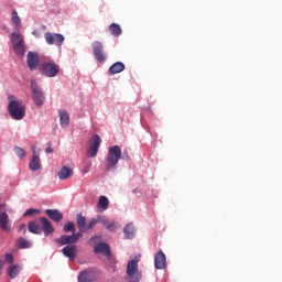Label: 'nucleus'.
I'll list each match as a JSON object with an SVG mask.
<instances>
[{"mask_svg": "<svg viewBox=\"0 0 282 282\" xmlns=\"http://www.w3.org/2000/svg\"><path fill=\"white\" fill-rule=\"evenodd\" d=\"M122 158V150L120 147L113 145L108 150L106 171H116L118 169V162Z\"/></svg>", "mask_w": 282, "mask_h": 282, "instance_id": "obj_1", "label": "nucleus"}, {"mask_svg": "<svg viewBox=\"0 0 282 282\" xmlns=\"http://www.w3.org/2000/svg\"><path fill=\"white\" fill-rule=\"evenodd\" d=\"M8 111L13 120H23L25 118V106L19 99L9 101Z\"/></svg>", "mask_w": 282, "mask_h": 282, "instance_id": "obj_2", "label": "nucleus"}, {"mask_svg": "<svg viewBox=\"0 0 282 282\" xmlns=\"http://www.w3.org/2000/svg\"><path fill=\"white\" fill-rule=\"evenodd\" d=\"M59 72L61 66L58 64H55L54 61L43 62L40 65V73L43 76H46V78H55V76H58Z\"/></svg>", "mask_w": 282, "mask_h": 282, "instance_id": "obj_3", "label": "nucleus"}, {"mask_svg": "<svg viewBox=\"0 0 282 282\" xmlns=\"http://www.w3.org/2000/svg\"><path fill=\"white\" fill-rule=\"evenodd\" d=\"M11 43L15 54L25 56V44L23 43V35L19 33H11Z\"/></svg>", "mask_w": 282, "mask_h": 282, "instance_id": "obj_4", "label": "nucleus"}, {"mask_svg": "<svg viewBox=\"0 0 282 282\" xmlns=\"http://www.w3.org/2000/svg\"><path fill=\"white\" fill-rule=\"evenodd\" d=\"M127 275L129 279L142 280V272L138 270V258H133L127 264Z\"/></svg>", "mask_w": 282, "mask_h": 282, "instance_id": "obj_5", "label": "nucleus"}, {"mask_svg": "<svg viewBox=\"0 0 282 282\" xmlns=\"http://www.w3.org/2000/svg\"><path fill=\"white\" fill-rule=\"evenodd\" d=\"M44 39L47 45H56L57 47H61L65 43V36L61 33L46 32Z\"/></svg>", "mask_w": 282, "mask_h": 282, "instance_id": "obj_6", "label": "nucleus"}, {"mask_svg": "<svg viewBox=\"0 0 282 282\" xmlns=\"http://www.w3.org/2000/svg\"><path fill=\"white\" fill-rule=\"evenodd\" d=\"M93 53L98 63H105L107 61V55H105V46L102 45V42L95 41L91 44Z\"/></svg>", "mask_w": 282, "mask_h": 282, "instance_id": "obj_7", "label": "nucleus"}, {"mask_svg": "<svg viewBox=\"0 0 282 282\" xmlns=\"http://www.w3.org/2000/svg\"><path fill=\"white\" fill-rule=\"evenodd\" d=\"M31 91L33 96V101L36 107H43L45 105V95H43V90L36 84H31Z\"/></svg>", "mask_w": 282, "mask_h": 282, "instance_id": "obj_8", "label": "nucleus"}, {"mask_svg": "<svg viewBox=\"0 0 282 282\" xmlns=\"http://www.w3.org/2000/svg\"><path fill=\"white\" fill-rule=\"evenodd\" d=\"M102 140H100V135L95 134L91 138L90 145L88 149V158H96L98 155V149H100V143Z\"/></svg>", "mask_w": 282, "mask_h": 282, "instance_id": "obj_9", "label": "nucleus"}, {"mask_svg": "<svg viewBox=\"0 0 282 282\" xmlns=\"http://www.w3.org/2000/svg\"><path fill=\"white\" fill-rule=\"evenodd\" d=\"M40 224L41 232L44 234V237H50V235H54V226H52V223L47 218L41 217Z\"/></svg>", "mask_w": 282, "mask_h": 282, "instance_id": "obj_10", "label": "nucleus"}, {"mask_svg": "<svg viewBox=\"0 0 282 282\" xmlns=\"http://www.w3.org/2000/svg\"><path fill=\"white\" fill-rule=\"evenodd\" d=\"M154 268L155 270H164L166 268V254L162 251L156 252L154 257Z\"/></svg>", "mask_w": 282, "mask_h": 282, "instance_id": "obj_11", "label": "nucleus"}, {"mask_svg": "<svg viewBox=\"0 0 282 282\" xmlns=\"http://www.w3.org/2000/svg\"><path fill=\"white\" fill-rule=\"evenodd\" d=\"M0 228L3 230V232H10L12 230L10 217L6 212L0 213Z\"/></svg>", "mask_w": 282, "mask_h": 282, "instance_id": "obj_12", "label": "nucleus"}, {"mask_svg": "<svg viewBox=\"0 0 282 282\" xmlns=\"http://www.w3.org/2000/svg\"><path fill=\"white\" fill-rule=\"evenodd\" d=\"M26 64L31 72H34L39 67V55L33 52H29L26 55Z\"/></svg>", "mask_w": 282, "mask_h": 282, "instance_id": "obj_13", "label": "nucleus"}, {"mask_svg": "<svg viewBox=\"0 0 282 282\" xmlns=\"http://www.w3.org/2000/svg\"><path fill=\"white\" fill-rule=\"evenodd\" d=\"M99 224H102V226H105L109 232H115V230L118 228V224L107 218V216H99Z\"/></svg>", "mask_w": 282, "mask_h": 282, "instance_id": "obj_14", "label": "nucleus"}, {"mask_svg": "<svg viewBox=\"0 0 282 282\" xmlns=\"http://www.w3.org/2000/svg\"><path fill=\"white\" fill-rule=\"evenodd\" d=\"M55 243H58L59 246H72L76 243V240L73 235H63L59 238L55 239Z\"/></svg>", "mask_w": 282, "mask_h": 282, "instance_id": "obj_15", "label": "nucleus"}, {"mask_svg": "<svg viewBox=\"0 0 282 282\" xmlns=\"http://www.w3.org/2000/svg\"><path fill=\"white\" fill-rule=\"evenodd\" d=\"M94 252L96 254H100L101 252L106 257H111V249H109V245L105 242H98L94 248Z\"/></svg>", "mask_w": 282, "mask_h": 282, "instance_id": "obj_16", "label": "nucleus"}, {"mask_svg": "<svg viewBox=\"0 0 282 282\" xmlns=\"http://www.w3.org/2000/svg\"><path fill=\"white\" fill-rule=\"evenodd\" d=\"M74 175V170L72 167L64 165L61 167L59 172L57 173L58 180H69Z\"/></svg>", "mask_w": 282, "mask_h": 282, "instance_id": "obj_17", "label": "nucleus"}, {"mask_svg": "<svg viewBox=\"0 0 282 282\" xmlns=\"http://www.w3.org/2000/svg\"><path fill=\"white\" fill-rule=\"evenodd\" d=\"M77 248L76 246L72 245V246H66L62 249V254H64V257H67V259H70L72 261H74V259H76V252H77Z\"/></svg>", "mask_w": 282, "mask_h": 282, "instance_id": "obj_18", "label": "nucleus"}, {"mask_svg": "<svg viewBox=\"0 0 282 282\" xmlns=\"http://www.w3.org/2000/svg\"><path fill=\"white\" fill-rule=\"evenodd\" d=\"M45 215L52 219V221H63V213H61L58 209H46Z\"/></svg>", "mask_w": 282, "mask_h": 282, "instance_id": "obj_19", "label": "nucleus"}, {"mask_svg": "<svg viewBox=\"0 0 282 282\" xmlns=\"http://www.w3.org/2000/svg\"><path fill=\"white\" fill-rule=\"evenodd\" d=\"M29 169L31 171H39L41 169V159L36 154L35 150H33V156H32V160L29 164Z\"/></svg>", "mask_w": 282, "mask_h": 282, "instance_id": "obj_20", "label": "nucleus"}, {"mask_svg": "<svg viewBox=\"0 0 282 282\" xmlns=\"http://www.w3.org/2000/svg\"><path fill=\"white\" fill-rule=\"evenodd\" d=\"M94 279H96V276L94 275V271L91 270H85L78 275L79 282H91L94 281Z\"/></svg>", "mask_w": 282, "mask_h": 282, "instance_id": "obj_21", "label": "nucleus"}, {"mask_svg": "<svg viewBox=\"0 0 282 282\" xmlns=\"http://www.w3.org/2000/svg\"><path fill=\"white\" fill-rule=\"evenodd\" d=\"M76 225L78 230L82 232H85L87 228V217L83 216V214H77L76 215Z\"/></svg>", "mask_w": 282, "mask_h": 282, "instance_id": "obj_22", "label": "nucleus"}, {"mask_svg": "<svg viewBox=\"0 0 282 282\" xmlns=\"http://www.w3.org/2000/svg\"><path fill=\"white\" fill-rule=\"evenodd\" d=\"M97 208L99 213H105L109 208V198L107 196H100L97 203Z\"/></svg>", "mask_w": 282, "mask_h": 282, "instance_id": "obj_23", "label": "nucleus"}, {"mask_svg": "<svg viewBox=\"0 0 282 282\" xmlns=\"http://www.w3.org/2000/svg\"><path fill=\"white\" fill-rule=\"evenodd\" d=\"M58 113L61 127H69V113L67 112V110H59Z\"/></svg>", "mask_w": 282, "mask_h": 282, "instance_id": "obj_24", "label": "nucleus"}, {"mask_svg": "<svg viewBox=\"0 0 282 282\" xmlns=\"http://www.w3.org/2000/svg\"><path fill=\"white\" fill-rule=\"evenodd\" d=\"M121 72H124V63L122 62H116L109 67V74H120Z\"/></svg>", "mask_w": 282, "mask_h": 282, "instance_id": "obj_25", "label": "nucleus"}, {"mask_svg": "<svg viewBox=\"0 0 282 282\" xmlns=\"http://www.w3.org/2000/svg\"><path fill=\"white\" fill-rule=\"evenodd\" d=\"M111 36H120L122 34V28L118 23H111L108 28Z\"/></svg>", "mask_w": 282, "mask_h": 282, "instance_id": "obj_26", "label": "nucleus"}, {"mask_svg": "<svg viewBox=\"0 0 282 282\" xmlns=\"http://www.w3.org/2000/svg\"><path fill=\"white\" fill-rule=\"evenodd\" d=\"M29 232L33 235H41V223L39 221H30L28 225Z\"/></svg>", "mask_w": 282, "mask_h": 282, "instance_id": "obj_27", "label": "nucleus"}, {"mask_svg": "<svg viewBox=\"0 0 282 282\" xmlns=\"http://www.w3.org/2000/svg\"><path fill=\"white\" fill-rule=\"evenodd\" d=\"M123 234L126 235V239H133L135 237V227H133V224H128L123 229Z\"/></svg>", "mask_w": 282, "mask_h": 282, "instance_id": "obj_28", "label": "nucleus"}, {"mask_svg": "<svg viewBox=\"0 0 282 282\" xmlns=\"http://www.w3.org/2000/svg\"><path fill=\"white\" fill-rule=\"evenodd\" d=\"M11 23H13L15 30H21V18L17 10H13L11 13Z\"/></svg>", "mask_w": 282, "mask_h": 282, "instance_id": "obj_29", "label": "nucleus"}, {"mask_svg": "<svg viewBox=\"0 0 282 282\" xmlns=\"http://www.w3.org/2000/svg\"><path fill=\"white\" fill-rule=\"evenodd\" d=\"M19 272H21V267L19 264H14L9 267L8 275L10 279H17L19 276Z\"/></svg>", "mask_w": 282, "mask_h": 282, "instance_id": "obj_30", "label": "nucleus"}, {"mask_svg": "<svg viewBox=\"0 0 282 282\" xmlns=\"http://www.w3.org/2000/svg\"><path fill=\"white\" fill-rule=\"evenodd\" d=\"M97 224H100V216H98L97 218L90 219L88 221V224L86 225V229L94 230V228L96 227Z\"/></svg>", "mask_w": 282, "mask_h": 282, "instance_id": "obj_31", "label": "nucleus"}, {"mask_svg": "<svg viewBox=\"0 0 282 282\" xmlns=\"http://www.w3.org/2000/svg\"><path fill=\"white\" fill-rule=\"evenodd\" d=\"M64 232H76V225L72 221H68L63 227Z\"/></svg>", "mask_w": 282, "mask_h": 282, "instance_id": "obj_32", "label": "nucleus"}, {"mask_svg": "<svg viewBox=\"0 0 282 282\" xmlns=\"http://www.w3.org/2000/svg\"><path fill=\"white\" fill-rule=\"evenodd\" d=\"M32 243L25 238H20L18 241V248L24 249V248H31Z\"/></svg>", "mask_w": 282, "mask_h": 282, "instance_id": "obj_33", "label": "nucleus"}, {"mask_svg": "<svg viewBox=\"0 0 282 282\" xmlns=\"http://www.w3.org/2000/svg\"><path fill=\"white\" fill-rule=\"evenodd\" d=\"M13 151L15 153V155H18V158H20L21 160H23V158H25V150H23L22 148L19 147H14Z\"/></svg>", "mask_w": 282, "mask_h": 282, "instance_id": "obj_34", "label": "nucleus"}, {"mask_svg": "<svg viewBox=\"0 0 282 282\" xmlns=\"http://www.w3.org/2000/svg\"><path fill=\"white\" fill-rule=\"evenodd\" d=\"M4 261L6 263H14V256L12 253L4 254Z\"/></svg>", "mask_w": 282, "mask_h": 282, "instance_id": "obj_35", "label": "nucleus"}, {"mask_svg": "<svg viewBox=\"0 0 282 282\" xmlns=\"http://www.w3.org/2000/svg\"><path fill=\"white\" fill-rule=\"evenodd\" d=\"M36 213H40L39 209L30 208L24 213V217H30L31 215H36Z\"/></svg>", "mask_w": 282, "mask_h": 282, "instance_id": "obj_36", "label": "nucleus"}, {"mask_svg": "<svg viewBox=\"0 0 282 282\" xmlns=\"http://www.w3.org/2000/svg\"><path fill=\"white\" fill-rule=\"evenodd\" d=\"M83 232H85V231H82L80 229H78V232H76V234L73 232V237L75 239V243H77L78 239H80L83 237Z\"/></svg>", "mask_w": 282, "mask_h": 282, "instance_id": "obj_37", "label": "nucleus"}, {"mask_svg": "<svg viewBox=\"0 0 282 282\" xmlns=\"http://www.w3.org/2000/svg\"><path fill=\"white\" fill-rule=\"evenodd\" d=\"M90 166H91V163H89L88 165H85V166H84V169H83L84 175L87 174V173H89Z\"/></svg>", "mask_w": 282, "mask_h": 282, "instance_id": "obj_38", "label": "nucleus"}, {"mask_svg": "<svg viewBox=\"0 0 282 282\" xmlns=\"http://www.w3.org/2000/svg\"><path fill=\"white\" fill-rule=\"evenodd\" d=\"M97 240H98V236H94V237H91V238L88 240V243H89V245L96 243Z\"/></svg>", "mask_w": 282, "mask_h": 282, "instance_id": "obj_39", "label": "nucleus"}, {"mask_svg": "<svg viewBox=\"0 0 282 282\" xmlns=\"http://www.w3.org/2000/svg\"><path fill=\"white\" fill-rule=\"evenodd\" d=\"M46 153H54V149L52 148V145H48L45 150Z\"/></svg>", "mask_w": 282, "mask_h": 282, "instance_id": "obj_40", "label": "nucleus"}, {"mask_svg": "<svg viewBox=\"0 0 282 282\" xmlns=\"http://www.w3.org/2000/svg\"><path fill=\"white\" fill-rule=\"evenodd\" d=\"M0 213H6V204H0Z\"/></svg>", "mask_w": 282, "mask_h": 282, "instance_id": "obj_41", "label": "nucleus"}, {"mask_svg": "<svg viewBox=\"0 0 282 282\" xmlns=\"http://www.w3.org/2000/svg\"><path fill=\"white\" fill-rule=\"evenodd\" d=\"M4 265H6V261L0 260V274H1V270H3Z\"/></svg>", "mask_w": 282, "mask_h": 282, "instance_id": "obj_42", "label": "nucleus"}, {"mask_svg": "<svg viewBox=\"0 0 282 282\" xmlns=\"http://www.w3.org/2000/svg\"><path fill=\"white\" fill-rule=\"evenodd\" d=\"M129 282H140V280H137V279H130Z\"/></svg>", "mask_w": 282, "mask_h": 282, "instance_id": "obj_43", "label": "nucleus"}, {"mask_svg": "<svg viewBox=\"0 0 282 282\" xmlns=\"http://www.w3.org/2000/svg\"><path fill=\"white\" fill-rule=\"evenodd\" d=\"M20 230H25V225H21Z\"/></svg>", "mask_w": 282, "mask_h": 282, "instance_id": "obj_44", "label": "nucleus"}]
</instances>
